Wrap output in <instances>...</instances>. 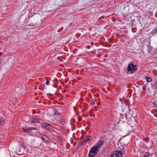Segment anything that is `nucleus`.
I'll return each instance as SVG.
<instances>
[{
    "instance_id": "3",
    "label": "nucleus",
    "mask_w": 157,
    "mask_h": 157,
    "mask_svg": "<svg viewBox=\"0 0 157 157\" xmlns=\"http://www.w3.org/2000/svg\"><path fill=\"white\" fill-rule=\"evenodd\" d=\"M110 157H122V152L119 150L116 151L113 153Z\"/></svg>"
},
{
    "instance_id": "27",
    "label": "nucleus",
    "mask_w": 157,
    "mask_h": 157,
    "mask_svg": "<svg viewBox=\"0 0 157 157\" xmlns=\"http://www.w3.org/2000/svg\"><path fill=\"white\" fill-rule=\"evenodd\" d=\"M94 8H92L91 9V10H94Z\"/></svg>"
},
{
    "instance_id": "12",
    "label": "nucleus",
    "mask_w": 157,
    "mask_h": 157,
    "mask_svg": "<svg viewBox=\"0 0 157 157\" xmlns=\"http://www.w3.org/2000/svg\"><path fill=\"white\" fill-rule=\"evenodd\" d=\"M22 129L24 132H30V130L29 128L25 129L24 128H22Z\"/></svg>"
},
{
    "instance_id": "26",
    "label": "nucleus",
    "mask_w": 157,
    "mask_h": 157,
    "mask_svg": "<svg viewBox=\"0 0 157 157\" xmlns=\"http://www.w3.org/2000/svg\"><path fill=\"white\" fill-rule=\"evenodd\" d=\"M144 157H147L146 156V154H145L143 156Z\"/></svg>"
},
{
    "instance_id": "28",
    "label": "nucleus",
    "mask_w": 157,
    "mask_h": 157,
    "mask_svg": "<svg viewBox=\"0 0 157 157\" xmlns=\"http://www.w3.org/2000/svg\"><path fill=\"white\" fill-rule=\"evenodd\" d=\"M1 38H0V42H1Z\"/></svg>"
},
{
    "instance_id": "2",
    "label": "nucleus",
    "mask_w": 157,
    "mask_h": 157,
    "mask_svg": "<svg viewBox=\"0 0 157 157\" xmlns=\"http://www.w3.org/2000/svg\"><path fill=\"white\" fill-rule=\"evenodd\" d=\"M137 69V67L136 65H134L133 63H129L127 67V71L128 72H132L135 71Z\"/></svg>"
},
{
    "instance_id": "22",
    "label": "nucleus",
    "mask_w": 157,
    "mask_h": 157,
    "mask_svg": "<svg viewBox=\"0 0 157 157\" xmlns=\"http://www.w3.org/2000/svg\"><path fill=\"white\" fill-rule=\"evenodd\" d=\"M49 81H47L46 82V84L47 85H48L49 84Z\"/></svg>"
},
{
    "instance_id": "13",
    "label": "nucleus",
    "mask_w": 157,
    "mask_h": 157,
    "mask_svg": "<svg viewBox=\"0 0 157 157\" xmlns=\"http://www.w3.org/2000/svg\"><path fill=\"white\" fill-rule=\"evenodd\" d=\"M145 78L147 79V82H150L151 81V79L150 77H148L147 76H146Z\"/></svg>"
},
{
    "instance_id": "17",
    "label": "nucleus",
    "mask_w": 157,
    "mask_h": 157,
    "mask_svg": "<svg viewBox=\"0 0 157 157\" xmlns=\"http://www.w3.org/2000/svg\"><path fill=\"white\" fill-rule=\"evenodd\" d=\"M155 107H157V101H155L153 103Z\"/></svg>"
},
{
    "instance_id": "30",
    "label": "nucleus",
    "mask_w": 157,
    "mask_h": 157,
    "mask_svg": "<svg viewBox=\"0 0 157 157\" xmlns=\"http://www.w3.org/2000/svg\"><path fill=\"white\" fill-rule=\"evenodd\" d=\"M120 101H122V99H120Z\"/></svg>"
},
{
    "instance_id": "9",
    "label": "nucleus",
    "mask_w": 157,
    "mask_h": 157,
    "mask_svg": "<svg viewBox=\"0 0 157 157\" xmlns=\"http://www.w3.org/2000/svg\"><path fill=\"white\" fill-rule=\"evenodd\" d=\"M31 121L34 123H38L39 122V119L37 118H32L30 119Z\"/></svg>"
},
{
    "instance_id": "18",
    "label": "nucleus",
    "mask_w": 157,
    "mask_h": 157,
    "mask_svg": "<svg viewBox=\"0 0 157 157\" xmlns=\"http://www.w3.org/2000/svg\"><path fill=\"white\" fill-rule=\"evenodd\" d=\"M147 13L148 15H150L151 16H152L153 15V13L151 11L148 12Z\"/></svg>"
},
{
    "instance_id": "8",
    "label": "nucleus",
    "mask_w": 157,
    "mask_h": 157,
    "mask_svg": "<svg viewBox=\"0 0 157 157\" xmlns=\"http://www.w3.org/2000/svg\"><path fill=\"white\" fill-rule=\"evenodd\" d=\"M86 140L83 141V144H84V143H85V144L86 143V141L92 140V137L90 136H86Z\"/></svg>"
},
{
    "instance_id": "29",
    "label": "nucleus",
    "mask_w": 157,
    "mask_h": 157,
    "mask_svg": "<svg viewBox=\"0 0 157 157\" xmlns=\"http://www.w3.org/2000/svg\"><path fill=\"white\" fill-rule=\"evenodd\" d=\"M143 88L144 89V90H145V89L144 87H143Z\"/></svg>"
},
{
    "instance_id": "6",
    "label": "nucleus",
    "mask_w": 157,
    "mask_h": 157,
    "mask_svg": "<svg viewBox=\"0 0 157 157\" xmlns=\"http://www.w3.org/2000/svg\"><path fill=\"white\" fill-rule=\"evenodd\" d=\"M42 140L44 142H50L51 141V139L46 136L44 135L41 136Z\"/></svg>"
},
{
    "instance_id": "20",
    "label": "nucleus",
    "mask_w": 157,
    "mask_h": 157,
    "mask_svg": "<svg viewBox=\"0 0 157 157\" xmlns=\"http://www.w3.org/2000/svg\"><path fill=\"white\" fill-rule=\"evenodd\" d=\"M4 123L3 121L1 120V119H0V125H2Z\"/></svg>"
},
{
    "instance_id": "15",
    "label": "nucleus",
    "mask_w": 157,
    "mask_h": 157,
    "mask_svg": "<svg viewBox=\"0 0 157 157\" xmlns=\"http://www.w3.org/2000/svg\"><path fill=\"white\" fill-rule=\"evenodd\" d=\"M37 15V13H32L29 16V18H31L34 16L35 15Z\"/></svg>"
},
{
    "instance_id": "14",
    "label": "nucleus",
    "mask_w": 157,
    "mask_h": 157,
    "mask_svg": "<svg viewBox=\"0 0 157 157\" xmlns=\"http://www.w3.org/2000/svg\"><path fill=\"white\" fill-rule=\"evenodd\" d=\"M157 32V27L153 29L152 32V33L155 34H156Z\"/></svg>"
},
{
    "instance_id": "25",
    "label": "nucleus",
    "mask_w": 157,
    "mask_h": 157,
    "mask_svg": "<svg viewBox=\"0 0 157 157\" xmlns=\"http://www.w3.org/2000/svg\"><path fill=\"white\" fill-rule=\"evenodd\" d=\"M34 27H35V26L34 25H32V28H34Z\"/></svg>"
},
{
    "instance_id": "21",
    "label": "nucleus",
    "mask_w": 157,
    "mask_h": 157,
    "mask_svg": "<svg viewBox=\"0 0 157 157\" xmlns=\"http://www.w3.org/2000/svg\"><path fill=\"white\" fill-rule=\"evenodd\" d=\"M95 104V102L94 101H92L90 103V104L91 105H94Z\"/></svg>"
},
{
    "instance_id": "10",
    "label": "nucleus",
    "mask_w": 157,
    "mask_h": 157,
    "mask_svg": "<svg viewBox=\"0 0 157 157\" xmlns=\"http://www.w3.org/2000/svg\"><path fill=\"white\" fill-rule=\"evenodd\" d=\"M54 115L56 116H57L60 115V113L59 112V111L56 109H54Z\"/></svg>"
},
{
    "instance_id": "7",
    "label": "nucleus",
    "mask_w": 157,
    "mask_h": 157,
    "mask_svg": "<svg viewBox=\"0 0 157 157\" xmlns=\"http://www.w3.org/2000/svg\"><path fill=\"white\" fill-rule=\"evenodd\" d=\"M44 127L48 130L52 131L53 129V127L51 125L47 123L45 124L44 125Z\"/></svg>"
},
{
    "instance_id": "1",
    "label": "nucleus",
    "mask_w": 157,
    "mask_h": 157,
    "mask_svg": "<svg viewBox=\"0 0 157 157\" xmlns=\"http://www.w3.org/2000/svg\"><path fill=\"white\" fill-rule=\"evenodd\" d=\"M98 149L94 146L92 147L90 150L88 155L89 157L95 156L98 152Z\"/></svg>"
},
{
    "instance_id": "4",
    "label": "nucleus",
    "mask_w": 157,
    "mask_h": 157,
    "mask_svg": "<svg viewBox=\"0 0 157 157\" xmlns=\"http://www.w3.org/2000/svg\"><path fill=\"white\" fill-rule=\"evenodd\" d=\"M104 141L103 140H99L98 143L94 146L99 149L104 144Z\"/></svg>"
},
{
    "instance_id": "5",
    "label": "nucleus",
    "mask_w": 157,
    "mask_h": 157,
    "mask_svg": "<svg viewBox=\"0 0 157 157\" xmlns=\"http://www.w3.org/2000/svg\"><path fill=\"white\" fill-rule=\"evenodd\" d=\"M56 119L57 120V122L60 124H63L65 123L64 119L61 117L56 118Z\"/></svg>"
},
{
    "instance_id": "11",
    "label": "nucleus",
    "mask_w": 157,
    "mask_h": 157,
    "mask_svg": "<svg viewBox=\"0 0 157 157\" xmlns=\"http://www.w3.org/2000/svg\"><path fill=\"white\" fill-rule=\"evenodd\" d=\"M143 140L146 143H147L149 142V139L148 137H145L143 138Z\"/></svg>"
},
{
    "instance_id": "16",
    "label": "nucleus",
    "mask_w": 157,
    "mask_h": 157,
    "mask_svg": "<svg viewBox=\"0 0 157 157\" xmlns=\"http://www.w3.org/2000/svg\"><path fill=\"white\" fill-rule=\"evenodd\" d=\"M29 129L30 130V131L31 130H36L37 128L35 127H31L29 128Z\"/></svg>"
},
{
    "instance_id": "24",
    "label": "nucleus",
    "mask_w": 157,
    "mask_h": 157,
    "mask_svg": "<svg viewBox=\"0 0 157 157\" xmlns=\"http://www.w3.org/2000/svg\"><path fill=\"white\" fill-rule=\"evenodd\" d=\"M155 86L157 88V83L156 82L155 83Z\"/></svg>"
},
{
    "instance_id": "19",
    "label": "nucleus",
    "mask_w": 157,
    "mask_h": 157,
    "mask_svg": "<svg viewBox=\"0 0 157 157\" xmlns=\"http://www.w3.org/2000/svg\"><path fill=\"white\" fill-rule=\"evenodd\" d=\"M145 154H146V156L147 157L151 155V154L149 153H148L147 152H146Z\"/></svg>"
},
{
    "instance_id": "23",
    "label": "nucleus",
    "mask_w": 157,
    "mask_h": 157,
    "mask_svg": "<svg viewBox=\"0 0 157 157\" xmlns=\"http://www.w3.org/2000/svg\"><path fill=\"white\" fill-rule=\"evenodd\" d=\"M58 138L59 141H61L62 140V139L61 137H58Z\"/></svg>"
}]
</instances>
